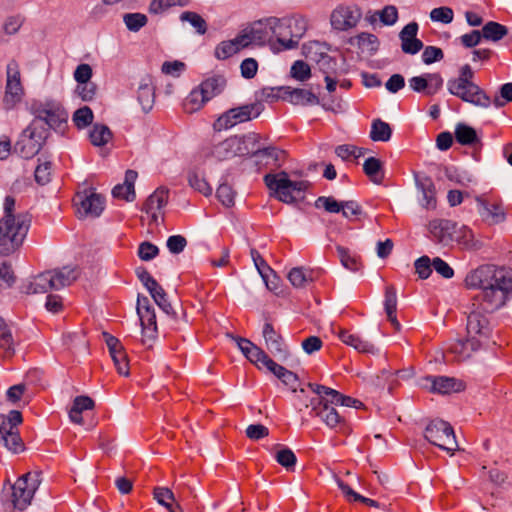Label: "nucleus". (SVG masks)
Masks as SVG:
<instances>
[{
  "label": "nucleus",
  "instance_id": "52",
  "mask_svg": "<svg viewBox=\"0 0 512 512\" xmlns=\"http://www.w3.org/2000/svg\"><path fill=\"white\" fill-rule=\"evenodd\" d=\"M189 4L190 0H152L149 5V12L153 14H160L170 7H185Z\"/></svg>",
  "mask_w": 512,
  "mask_h": 512
},
{
  "label": "nucleus",
  "instance_id": "47",
  "mask_svg": "<svg viewBox=\"0 0 512 512\" xmlns=\"http://www.w3.org/2000/svg\"><path fill=\"white\" fill-rule=\"evenodd\" d=\"M257 158L261 161L265 159L266 165L280 166L285 158V152L276 147H262Z\"/></svg>",
  "mask_w": 512,
  "mask_h": 512
},
{
  "label": "nucleus",
  "instance_id": "35",
  "mask_svg": "<svg viewBox=\"0 0 512 512\" xmlns=\"http://www.w3.org/2000/svg\"><path fill=\"white\" fill-rule=\"evenodd\" d=\"M285 94L287 95L289 101L294 105H313L319 103L318 97L313 92L307 89H292L290 87H287Z\"/></svg>",
  "mask_w": 512,
  "mask_h": 512
},
{
  "label": "nucleus",
  "instance_id": "20",
  "mask_svg": "<svg viewBox=\"0 0 512 512\" xmlns=\"http://www.w3.org/2000/svg\"><path fill=\"white\" fill-rule=\"evenodd\" d=\"M418 24L410 22L399 33L401 49L405 54L415 55L423 48V42L417 38Z\"/></svg>",
  "mask_w": 512,
  "mask_h": 512
},
{
  "label": "nucleus",
  "instance_id": "50",
  "mask_svg": "<svg viewBox=\"0 0 512 512\" xmlns=\"http://www.w3.org/2000/svg\"><path fill=\"white\" fill-rule=\"evenodd\" d=\"M288 279L294 287H304L307 282L313 280L312 271L303 267H295L288 273Z\"/></svg>",
  "mask_w": 512,
  "mask_h": 512
},
{
  "label": "nucleus",
  "instance_id": "3",
  "mask_svg": "<svg viewBox=\"0 0 512 512\" xmlns=\"http://www.w3.org/2000/svg\"><path fill=\"white\" fill-rule=\"evenodd\" d=\"M31 226L28 213H17L16 217L0 219V255L9 256L22 246Z\"/></svg>",
  "mask_w": 512,
  "mask_h": 512
},
{
  "label": "nucleus",
  "instance_id": "31",
  "mask_svg": "<svg viewBox=\"0 0 512 512\" xmlns=\"http://www.w3.org/2000/svg\"><path fill=\"white\" fill-rule=\"evenodd\" d=\"M232 339L237 343L238 348L245 355V357L257 367H261L260 364L266 356V352L253 344L249 339L234 337Z\"/></svg>",
  "mask_w": 512,
  "mask_h": 512
},
{
  "label": "nucleus",
  "instance_id": "49",
  "mask_svg": "<svg viewBox=\"0 0 512 512\" xmlns=\"http://www.w3.org/2000/svg\"><path fill=\"white\" fill-rule=\"evenodd\" d=\"M112 138V132L106 125L95 124L90 132V141L94 146H104Z\"/></svg>",
  "mask_w": 512,
  "mask_h": 512
},
{
  "label": "nucleus",
  "instance_id": "14",
  "mask_svg": "<svg viewBox=\"0 0 512 512\" xmlns=\"http://www.w3.org/2000/svg\"><path fill=\"white\" fill-rule=\"evenodd\" d=\"M259 113L257 104L243 105L229 109L218 117L214 123V129L221 131L232 128L239 123L252 119V117H257Z\"/></svg>",
  "mask_w": 512,
  "mask_h": 512
},
{
  "label": "nucleus",
  "instance_id": "46",
  "mask_svg": "<svg viewBox=\"0 0 512 512\" xmlns=\"http://www.w3.org/2000/svg\"><path fill=\"white\" fill-rule=\"evenodd\" d=\"M377 17L383 25L391 26L398 20V10L394 5H387L382 10L376 11L371 15L369 21L373 23Z\"/></svg>",
  "mask_w": 512,
  "mask_h": 512
},
{
  "label": "nucleus",
  "instance_id": "9",
  "mask_svg": "<svg viewBox=\"0 0 512 512\" xmlns=\"http://www.w3.org/2000/svg\"><path fill=\"white\" fill-rule=\"evenodd\" d=\"M29 109L40 123L43 121L54 130L62 131L67 124L68 113L56 100H33Z\"/></svg>",
  "mask_w": 512,
  "mask_h": 512
},
{
  "label": "nucleus",
  "instance_id": "28",
  "mask_svg": "<svg viewBox=\"0 0 512 512\" xmlns=\"http://www.w3.org/2000/svg\"><path fill=\"white\" fill-rule=\"evenodd\" d=\"M238 136H231L222 142L214 145L211 149V156L218 161H224L238 156Z\"/></svg>",
  "mask_w": 512,
  "mask_h": 512
},
{
  "label": "nucleus",
  "instance_id": "64",
  "mask_svg": "<svg viewBox=\"0 0 512 512\" xmlns=\"http://www.w3.org/2000/svg\"><path fill=\"white\" fill-rule=\"evenodd\" d=\"M97 92V86L93 82L77 84L76 93L83 101H91Z\"/></svg>",
  "mask_w": 512,
  "mask_h": 512
},
{
  "label": "nucleus",
  "instance_id": "63",
  "mask_svg": "<svg viewBox=\"0 0 512 512\" xmlns=\"http://www.w3.org/2000/svg\"><path fill=\"white\" fill-rule=\"evenodd\" d=\"M315 206L324 208L329 213H339L341 212L342 202H338L333 197L321 196L316 200Z\"/></svg>",
  "mask_w": 512,
  "mask_h": 512
},
{
  "label": "nucleus",
  "instance_id": "5",
  "mask_svg": "<svg viewBox=\"0 0 512 512\" xmlns=\"http://www.w3.org/2000/svg\"><path fill=\"white\" fill-rule=\"evenodd\" d=\"M79 276L76 268L62 267L48 270L32 277L24 286L26 294H44L71 285Z\"/></svg>",
  "mask_w": 512,
  "mask_h": 512
},
{
  "label": "nucleus",
  "instance_id": "25",
  "mask_svg": "<svg viewBox=\"0 0 512 512\" xmlns=\"http://www.w3.org/2000/svg\"><path fill=\"white\" fill-rule=\"evenodd\" d=\"M169 191L166 188L156 189L146 200L143 211L152 217L154 222L158 220V212L165 207L168 202Z\"/></svg>",
  "mask_w": 512,
  "mask_h": 512
},
{
  "label": "nucleus",
  "instance_id": "33",
  "mask_svg": "<svg viewBox=\"0 0 512 512\" xmlns=\"http://www.w3.org/2000/svg\"><path fill=\"white\" fill-rule=\"evenodd\" d=\"M154 499L169 512H183L181 506L175 502V495L167 487H155L153 490Z\"/></svg>",
  "mask_w": 512,
  "mask_h": 512
},
{
  "label": "nucleus",
  "instance_id": "60",
  "mask_svg": "<svg viewBox=\"0 0 512 512\" xmlns=\"http://www.w3.org/2000/svg\"><path fill=\"white\" fill-rule=\"evenodd\" d=\"M291 76L302 82L308 80L311 76L310 66L302 60L295 61L291 67Z\"/></svg>",
  "mask_w": 512,
  "mask_h": 512
},
{
  "label": "nucleus",
  "instance_id": "10",
  "mask_svg": "<svg viewBox=\"0 0 512 512\" xmlns=\"http://www.w3.org/2000/svg\"><path fill=\"white\" fill-rule=\"evenodd\" d=\"M25 90L21 81L19 64L11 60L6 67V85L3 96L5 110L14 109L23 99Z\"/></svg>",
  "mask_w": 512,
  "mask_h": 512
},
{
  "label": "nucleus",
  "instance_id": "16",
  "mask_svg": "<svg viewBox=\"0 0 512 512\" xmlns=\"http://www.w3.org/2000/svg\"><path fill=\"white\" fill-rule=\"evenodd\" d=\"M487 312L480 307L474 306V298L472 299V309L467 317V335L470 338L486 339L489 337L491 328L487 316Z\"/></svg>",
  "mask_w": 512,
  "mask_h": 512
},
{
  "label": "nucleus",
  "instance_id": "21",
  "mask_svg": "<svg viewBox=\"0 0 512 512\" xmlns=\"http://www.w3.org/2000/svg\"><path fill=\"white\" fill-rule=\"evenodd\" d=\"M262 334L269 352L279 359H285L288 355L287 347L271 323L264 324Z\"/></svg>",
  "mask_w": 512,
  "mask_h": 512
},
{
  "label": "nucleus",
  "instance_id": "41",
  "mask_svg": "<svg viewBox=\"0 0 512 512\" xmlns=\"http://www.w3.org/2000/svg\"><path fill=\"white\" fill-rule=\"evenodd\" d=\"M142 326V333L144 337L152 339L157 332L156 315L154 309L144 310L143 313L138 314Z\"/></svg>",
  "mask_w": 512,
  "mask_h": 512
},
{
  "label": "nucleus",
  "instance_id": "48",
  "mask_svg": "<svg viewBox=\"0 0 512 512\" xmlns=\"http://www.w3.org/2000/svg\"><path fill=\"white\" fill-rule=\"evenodd\" d=\"M0 349L6 357H11L15 352L12 333L3 319H0Z\"/></svg>",
  "mask_w": 512,
  "mask_h": 512
},
{
  "label": "nucleus",
  "instance_id": "54",
  "mask_svg": "<svg viewBox=\"0 0 512 512\" xmlns=\"http://www.w3.org/2000/svg\"><path fill=\"white\" fill-rule=\"evenodd\" d=\"M0 442L13 453H18L23 449V442L18 431L5 432V435H0Z\"/></svg>",
  "mask_w": 512,
  "mask_h": 512
},
{
  "label": "nucleus",
  "instance_id": "56",
  "mask_svg": "<svg viewBox=\"0 0 512 512\" xmlns=\"http://www.w3.org/2000/svg\"><path fill=\"white\" fill-rule=\"evenodd\" d=\"M93 112L88 106L77 109L72 117V120L76 127L79 129L85 128L90 125L93 121Z\"/></svg>",
  "mask_w": 512,
  "mask_h": 512
},
{
  "label": "nucleus",
  "instance_id": "17",
  "mask_svg": "<svg viewBox=\"0 0 512 512\" xmlns=\"http://www.w3.org/2000/svg\"><path fill=\"white\" fill-rule=\"evenodd\" d=\"M428 230L432 239L444 246L450 245L457 240L455 237L457 224L447 219H434L429 222Z\"/></svg>",
  "mask_w": 512,
  "mask_h": 512
},
{
  "label": "nucleus",
  "instance_id": "18",
  "mask_svg": "<svg viewBox=\"0 0 512 512\" xmlns=\"http://www.w3.org/2000/svg\"><path fill=\"white\" fill-rule=\"evenodd\" d=\"M444 80L439 73H426L412 77L409 80L410 88L427 96L436 94L443 87Z\"/></svg>",
  "mask_w": 512,
  "mask_h": 512
},
{
  "label": "nucleus",
  "instance_id": "55",
  "mask_svg": "<svg viewBox=\"0 0 512 512\" xmlns=\"http://www.w3.org/2000/svg\"><path fill=\"white\" fill-rule=\"evenodd\" d=\"M123 21L128 30L137 32L147 24L148 18L142 13H126L123 16Z\"/></svg>",
  "mask_w": 512,
  "mask_h": 512
},
{
  "label": "nucleus",
  "instance_id": "30",
  "mask_svg": "<svg viewBox=\"0 0 512 512\" xmlns=\"http://www.w3.org/2000/svg\"><path fill=\"white\" fill-rule=\"evenodd\" d=\"M238 144V156L252 155L258 157L262 148L260 145V136L255 132L238 136Z\"/></svg>",
  "mask_w": 512,
  "mask_h": 512
},
{
  "label": "nucleus",
  "instance_id": "6",
  "mask_svg": "<svg viewBox=\"0 0 512 512\" xmlns=\"http://www.w3.org/2000/svg\"><path fill=\"white\" fill-rule=\"evenodd\" d=\"M473 77L474 72L470 65L462 66L459 77L448 80V91L464 102L488 108L491 104V99L484 90L472 81Z\"/></svg>",
  "mask_w": 512,
  "mask_h": 512
},
{
  "label": "nucleus",
  "instance_id": "32",
  "mask_svg": "<svg viewBox=\"0 0 512 512\" xmlns=\"http://www.w3.org/2000/svg\"><path fill=\"white\" fill-rule=\"evenodd\" d=\"M245 47H247L245 35L239 34L232 40L221 42L215 49V56L218 59L224 60Z\"/></svg>",
  "mask_w": 512,
  "mask_h": 512
},
{
  "label": "nucleus",
  "instance_id": "45",
  "mask_svg": "<svg viewBox=\"0 0 512 512\" xmlns=\"http://www.w3.org/2000/svg\"><path fill=\"white\" fill-rule=\"evenodd\" d=\"M208 101L209 99L198 86L197 88L193 89L187 96L184 106L188 112L192 113L202 108Z\"/></svg>",
  "mask_w": 512,
  "mask_h": 512
},
{
  "label": "nucleus",
  "instance_id": "26",
  "mask_svg": "<svg viewBox=\"0 0 512 512\" xmlns=\"http://www.w3.org/2000/svg\"><path fill=\"white\" fill-rule=\"evenodd\" d=\"M281 23V32L286 33V39L296 40L297 47L299 39L303 36L307 28V21L302 17L279 19Z\"/></svg>",
  "mask_w": 512,
  "mask_h": 512
},
{
  "label": "nucleus",
  "instance_id": "1",
  "mask_svg": "<svg viewBox=\"0 0 512 512\" xmlns=\"http://www.w3.org/2000/svg\"><path fill=\"white\" fill-rule=\"evenodd\" d=\"M469 289H478L474 306L487 313L503 307L512 297V269L481 265L470 271L464 280Z\"/></svg>",
  "mask_w": 512,
  "mask_h": 512
},
{
  "label": "nucleus",
  "instance_id": "22",
  "mask_svg": "<svg viewBox=\"0 0 512 512\" xmlns=\"http://www.w3.org/2000/svg\"><path fill=\"white\" fill-rule=\"evenodd\" d=\"M415 182L418 190L422 193L421 205L428 210L436 208V189L433 180L424 174H415Z\"/></svg>",
  "mask_w": 512,
  "mask_h": 512
},
{
  "label": "nucleus",
  "instance_id": "2",
  "mask_svg": "<svg viewBox=\"0 0 512 512\" xmlns=\"http://www.w3.org/2000/svg\"><path fill=\"white\" fill-rule=\"evenodd\" d=\"M308 388L315 394L309 402L304 399V389H300L297 395L301 405L305 408L310 407L309 415L319 418L328 428L339 432H346L348 429L344 416H342L334 406L341 405L345 407L359 408L362 403L350 396H345L335 389L324 385L309 383Z\"/></svg>",
  "mask_w": 512,
  "mask_h": 512
},
{
  "label": "nucleus",
  "instance_id": "38",
  "mask_svg": "<svg viewBox=\"0 0 512 512\" xmlns=\"http://www.w3.org/2000/svg\"><path fill=\"white\" fill-rule=\"evenodd\" d=\"M384 307L387 315V319L395 328L400 327V323L396 317L397 310V293L394 286H387L385 290Z\"/></svg>",
  "mask_w": 512,
  "mask_h": 512
},
{
  "label": "nucleus",
  "instance_id": "34",
  "mask_svg": "<svg viewBox=\"0 0 512 512\" xmlns=\"http://www.w3.org/2000/svg\"><path fill=\"white\" fill-rule=\"evenodd\" d=\"M340 340L353 347L355 350L363 353H374L375 347L370 342L363 340L359 335L353 334L347 330H341L339 332Z\"/></svg>",
  "mask_w": 512,
  "mask_h": 512
},
{
  "label": "nucleus",
  "instance_id": "43",
  "mask_svg": "<svg viewBox=\"0 0 512 512\" xmlns=\"http://www.w3.org/2000/svg\"><path fill=\"white\" fill-rule=\"evenodd\" d=\"M392 135L390 125L381 119L373 120L371 124L370 138L373 141L387 142Z\"/></svg>",
  "mask_w": 512,
  "mask_h": 512
},
{
  "label": "nucleus",
  "instance_id": "39",
  "mask_svg": "<svg viewBox=\"0 0 512 512\" xmlns=\"http://www.w3.org/2000/svg\"><path fill=\"white\" fill-rule=\"evenodd\" d=\"M454 134L456 141L461 145L473 146L480 143L476 130L465 123L457 124Z\"/></svg>",
  "mask_w": 512,
  "mask_h": 512
},
{
  "label": "nucleus",
  "instance_id": "51",
  "mask_svg": "<svg viewBox=\"0 0 512 512\" xmlns=\"http://www.w3.org/2000/svg\"><path fill=\"white\" fill-rule=\"evenodd\" d=\"M250 255L257 271L261 275L262 279L265 281L267 288L272 290V287L268 283V275L269 273H273V270L255 248H251Z\"/></svg>",
  "mask_w": 512,
  "mask_h": 512
},
{
  "label": "nucleus",
  "instance_id": "59",
  "mask_svg": "<svg viewBox=\"0 0 512 512\" xmlns=\"http://www.w3.org/2000/svg\"><path fill=\"white\" fill-rule=\"evenodd\" d=\"M181 21L189 22L199 34H205L207 31V24L205 20L197 13L186 11L180 15Z\"/></svg>",
  "mask_w": 512,
  "mask_h": 512
},
{
  "label": "nucleus",
  "instance_id": "53",
  "mask_svg": "<svg viewBox=\"0 0 512 512\" xmlns=\"http://www.w3.org/2000/svg\"><path fill=\"white\" fill-rule=\"evenodd\" d=\"M336 250L338 257L345 268L351 271H358L360 269L361 264L356 255L351 254L348 249L342 246H337Z\"/></svg>",
  "mask_w": 512,
  "mask_h": 512
},
{
  "label": "nucleus",
  "instance_id": "19",
  "mask_svg": "<svg viewBox=\"0 0 512 512\" xmlns=\"http://www.w3.org/2000/svg\"><path fill=\"white\" fill-rule=\"evenodd\" d=\"M425 386L429 387L434 393L448 394L452 392H460L465 389L462 380L448 376H428L425 378Z\"/></svg>",
  "mask_w": 512,
  "mask_h": 512
},
{
  "label": "nucleus",
  "instance_id": "40",
  "mask_svg": "<svg viewBox=\"0 0 512 512\" xmlns=\"http://www.w3.org/2000/svg\"><path fill=\"white\" fill-rule=\"evenodd\" d=\"M363 171L367 177L375 184H381L384 180L382 162L375 157H369L365 160L363 164Z\"/></svg>",
  "mask_w": 512,
  "mask_h": 512
},
{
  "label": "nucleus",
  "instance_id": "57",
  "mask_svg": "<svg viewBox=\"0 0 512 512\" xmlns=\"http://www.w3.org/2000/svg\"><path fill=\"white\" fill-rule=\"evenodd\" d=\"M189 185L196 191L200 192L205 196H209L212 193V188L209 183L196 172H192L188 176Z\"/></svg>",
  "mask_w": 512,
  "mask_h": 512
},
{
  "label": "nucleus",
  "instance_id": "37",
  "mask_svg": "<svg viewBox=\"0 0 512 512\" xmlns=\"http://www.w3.org/2000/svg\"><path fill=\"white\" fill-rule=\"evenodd\" d=\"M199 87L206 97L211 100L223 92L226 87V79L221 75H214L205 79Z\"/></svg>",
  "mask_w": 512,
  "mask_h": 512
},
{
  "label": "nucleus",
  "instance_id": "42",
  "mask_svg": "<svg viewBox=\"0 0 512 512\" xmlns=\"http://www.w3.org/2000/svg\"><path fill=\"white\" fill-rule=\"evenodd\" d=\"M481 32L483 39L497 42L507 35L508 29L498 22L489 21L483 26Z\"/></svg>",
  "mask_w": 512,
  "mask_h": 512
},
{
  "label": "nucleus",
  "instance_id": "13",
  "mask_svg": "<svg viewBox=\"0 0 512 512\" xmlns=\"http://www.w3.org/2000/svg\"><path fill=\"white\" fill-rule=\"evenodd\" d=\"M73 201L80 217H98L104 210L105 199L94 188L78 191Z\"/></svg>",
  "mask_w": 512,
  "mask_h": 512
},
{
  "label": "nucleus",
  "instance_id": "62",
  "mask_svg": "<svg viewBox=\"0 0 512 512\" xmlns=\"http://www.w3.org/2000/svg\"><path fill=\"white\" fill-rule=\"evenodd\" d=\"M453 17V10L449 7L434 8L430 12V18L432 19V21L441 22L444 24L451 23L453 21Z\"/></svg>",
  "mask_w": 512,
  "mask_h": 512
},
{
  "label": "nucleus",
  "instance_id": "61",
  "mask_svg": "<svg viewBox=\"0 0 512 512\" xmlns=\"http://www.w3.org/2000/svg\"><path fill=\"white\" fill-rule=\"evenodd\" d=\"M216 196L225 207L234 205L235 193L230 185L226 183L220 184L217 188Z\"/></svg>",
  "mask_w": 512,
  "mask_h": 512
},
{
  "label": "nucleus",
  "instance_id": "23",
  "mask_svg": "<svg viewBox=\"0 0 512 512\" xmlns=\"http://www.w3.org/2000/svg\"><path fill=\"white\" fill-rule=\"evenodd\" d=\"M481 346L480 339L470 338L457 339L452 342L448 348V353L454 356L457 361L468 359L473 352L477 351Z\"/></svg>",
  "mask_w": 512,
  "mask_h": 512
},
{
  "label": "nucleus",
  "instance_id": "29",
  "mask_svg": "<svg viewBox=\"0 0 512 512\" xmlns=\"http://www.w3.org/2000/svg\"><path fill=\"white\" fill-rule=\"evenodd\" d=\"M478 211L485 219H490L492 222L498 223L504 220V209L499 202H491L483 197L477 198Z\"/></svg>",
  "mask_w": 512,
  "mask_h": 512
},
{
  "label": "nucleus",
  "instance_id": "24",
  "mask_svg": "<svg viewBox=\"0 0 512 512\" xmlns=\"http://www.w3.org/2000/svg\"><path fill=\"white\" fill-rule=\"evenodd\" d=\"M137 100L145 113L152 110L155 101V87L151 76L146 75L140 80L137 89Z\"/></svg>",
  "mask_w": 512,
  "mask_h": 512
},
{
  "label": "nucleus",
  "instance_id": "58",
  "mask_svg": "<svg viewBox=\"0 0 512 512\" xmlns=\"http://www.w3.org/2000/svg\"><path fill=\"white\" fill-rule=\"evenodd\" d=\"M275 460L287 470L292 469L296 464V456L294 452L286 447H281L275 453Z\"/></svg>",
  "mask_w": 512,
  "mask_h": 512
},
{
  "label": "nucleus",
  "instance_id": "12",
  "mask_svg": "<svg viewBox=\"0 0 512 512\" xmlns=\"http://www.w3.org/2000/svg\"><path fill=\"white\" fill-rule=\"evenodd\" d=\"M425 438L442 450L453 452L457 449V442L452 426L443 420L431 421L425 429Z\"/></svg>",
  "mask_w": 512,
  "mask_h": 512
},
{
  "label": "nucleus",
  "instance_id": "36",
  "mask_svg": "<svg viewBox=\"0 0 512 512\" xmlns=\"http://www.w3.org/2000/svg\"><path fill=\"white\" fill-rule=\"evenodd\" d=\"M94 401L88 396H77L69 410V418L73 423L82 424V412L92 410L94 408Z\"/></svg>",
  "mask_w": 512,
  "mask_h": 512
},
{
  "label": "nucleus",
  "instance_id": "7",
  "mask_svg": "<svg viewBox=\"0 0 512 512\" xmlns=\"http://www.w3.org/2000/svg\"><path fill=\"white\" fill-rule=\"evenodd\" d=\"M264 182L273 191L275 198L286 204L302 201L305 198V192L310 187V183L306 180H290L284 171L265 175Z\"/></svg>",
  "mask_w": 512,
  "mask_h": 512
},
{
  "label": "nucleus",
  "instance_id": "11",
  "mask_svg": "<svg viewBox=\"0 0 512 512\" xmlns=\"http://www.w3.org/2000/svg\"><path fill=\"white\" fill-rule=\"evenodd\" d=\"M40 484V474L38 472H28L17 479L12 486V502L15 509L25 510L31 503V500Z\"/></svg>",
  "mask_w": 512,
  "mask_h": 512
},
{
  "label": "nucleus",
  "instance_id": "44",
  "mask_svg": "<svg viewBox=\"0 0 512 512\" xmlns=\"http://www.w3.org/2000/svg\"><path fill=\"white\" fill-rule=\"evenodd\" d=\"M22 422V415L17 410H12L8 415L0 414V435L5 432L18 431L17 426Z\"/></svg>",
  "mask_w": 512,
  "mask_h": 512
},
{
  "label": "nucleus",
  "instance_id": "15",
  "mask_svg": "<svg viewBox=\"0 0 512 512\" xmlns=\"http://www.w3.org/2000/svg\"><path fill=\"white\" fill-rule=\"evenodd\" d=\"M362 17V12L355 5H339L331 13L330 22L334 29L347 31L354 28Z\"/></svg>",
  "mask_w": 512,
  "mask_h": 512
},
{
  "label": "nucleus",
  "instance_id": "27",
  "mask_svg": "<svg viewBox=\"0 0 512 512\" xmlns=\"http://www.w3.org/2000/svg\"><path fill=\"white\" fill-rule=\"evenodd\" d=\"M138 174L134 170H127L123 184L116 185L112 190V195L115 198L123 199L126 201H133L136 197L134 184Z\"/></svg>",
  "mask_w": 512,
  "mask_h": 512
},
{
  "label": "nucleus",
  "instance_id": "8",
  "mask_svg": "<svg viewBox=\"0 0 512 512\" xmlns=\"http://www.w3.org/2000/svg\"><path fill=\"white\" fill-rule=\"evenodd\" d=\"M49 131L38 120L32 121L20 134L14 145V152L24 159H31L39 153L48 138Z\"/></svg>",
  "mask_w": 512,
  "mask_h": 512
},
{
  "label": "nucleus",
  "instance_id": "4",
  "mask_svg": "<svg viewBox=\"0 0 512 512\" xmlns=\"http://www.w3.org/2000/svg\"><path fill=\"white\" fill-rule=\"evenodd\" d=\"M281 23L279 18L270 17L253 23L250 27L244 29L240 35H245L247 47L251 44L262 45L270 41L272 37H276L277 44L280 47L273 48L280 50H289L295 48L296 40L286 39V33L281 31Z\"/></svg>",
  "mask_w": 512,
  "mask_h": 512
}]
</instances>
